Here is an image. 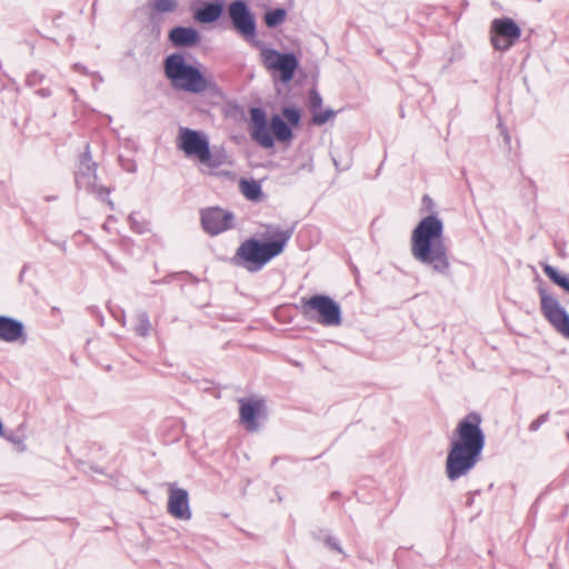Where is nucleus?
Listing matches in <instances>:
<instances>
[{
    "mask_svg": "<svg viewBox=\"0 0 569 569\" xmlns=\"http://www.w3.org/2000/svg\"><path fill=\"white\" fill-rule=\"evenodd\" d=\"M301 168L302 169L308 168V170L311 171L312 170V164L311 163L310 164H303V166H301Z\"/></svg>",
    "mask_w": 569,
    "mask_h": 569,
    "instance_id": "obj_41",
    "label": "nucleus"
},
{
    "mask_svg": "<svg viewBox=\"0 0 569 569\" xmlns=\"http://www.w3.org/2000/svg\"><path fill=\"white\" fill-rule=\"evenodd\" d=\"M286 18H287V10L281 7L270 9V10L266 11V13L263 14L264 24L269 29H276L277 27H279L280 24H282L284 22Z\"/></svg>",
    "mask_w": 569,
    "mask_h": 569,
    "instance_id": "obj_22",
    "label": "nucleus"
},
{
    "mask_svg": "<svg viewBox=\"0 0 569 569\" xmlns=\"http://www.w3.org/2000/svg\"><path fill=\"white\" fill-rule=\"evenodd\" d=\"M163 71L172 88L199 94L204 91L213 96H221V89L217 82L207 78L198 63H189L181 52H173L163 59Z\"/></svg>",
    "mask_w": 569,
    "mask_h": 569,
    "instance_id": "obj_5",
    "label": "nucleus"
},
{
    "mask_svg": "<svg viewBox=\"0 0 569 569\" xmlns=\"http://www.w3.org/2000/svg\"><path fill=\"white\" fill-rule=\"evenodd\" d=\"M140 217L142 218L141 220H137L136 216H126V219L136 233L144 234L150 232V222L144 219V216Z\"/></svg>",
    "mask_w": 569,
    "mask_h": 569,
    "instance_id": "obj_24",
    "label": "nucleus"
},
{
    "mask_svg": "<svg viewBox=\"0 0 569 569\" xmlns=\"http://www.w3.org/2000/svg\"><path fill=\"white\" fill-rule=\"evenodd\" d=\"M335 116L336 111L331 108H327L325 110L320 109L312 113L311 122L316 126H323Z\"/></svg>",
    "mask_w": 569,
    "mask_h": 569,
    "instance_id": "obj_25",
    "label": "nucleus"
},
{
    "mask_svg": "<svg viewBox=\"0 0 569 569\" xmlns=\"http://www.w3.org/2000/svg\"><path fill=\"white\" fill-rule=\"evenodd\" d=\"M227 159L228 154L222 147H209V156L204 159H201V164H204L210 169H218L219 167L227 163Z\"/></svg>",
    "mask_w": 569,
    "mask_h": 569,
    "instance_id": "obj_19",
    "label": "nucleus"
},
{
    "mask_svg": "<svg viewBox=\"0 0 569 569\" xmlns=\"http://www.w3.org/2000/svg\"><path fill=\"white\" fill-rule=\"evenodd\" d=\"M153 8L159 13L173 12L178 8L176 0H154Z\"/></svg>",
    "mask_w": 569,
    "mask_h": 569,
    "instance_id": "obj_26",
    "label": "nucleus"
},
{
    "mask_svg": "<svg viewBox=\"0 0 569 569\" xmlns=\"http://www.w3.org/2000/svg\"><path fill=\"white\" fill-rule=\"evenodd\" d=\"M302 111L291 104L281 109V114L273 113L268 119L267 112L261 107L249 109V133L251 139L264 149L274 147L276 141L290 143L293 138V128L300 126Z\"/></svg>",
    "mask_w": 569,
    "mask_h": 569,
    "instance_id": "obj_3",
    "label": "nucleus"
},
{
    "mask_svg": "<svg viewBox=\"0 0 569 569\" xmlns=\"http://www.w3.org/2000/svg\"><path fill=\"white\" fill-rule=\"evenodd\" d=\"M537 290L541 313L559 333L569 339V313L543 286H539Z\"/></svg>",
    "mask_w": 569,
    "mask_h": 569,
    "instance_id": "obj_12",
    "label": "nucleus"
},
{
    "mask_svg": "<svg viewBox=\"0 0 569 569\" xmlns=\"http://www.w3.org/2000/svg\"><path fill=\"white\" fill-rule=\"evenodd\" d=\"M168 39L174 48H193L201 41V33L191 26H176L170 29Z\"/></svg>",
    "mask_w": 569,
    "mask_h": 569,
    "instance_id": "obj_16",
    "label": "nucleus"
},
{
    "mask_svg": "<svg viewBox=\"0 0 569 569\" xmlns=\"http://www.w3.org/2000/svg\"><path fill=\"white\" fill-rule=\"evenodd\" d=\"M240 189L243 196L251 201H258L262 196L260 182L253 179H241Z\"/></svg>",
    "mask_w": 569,
    "mask_h": 569,
    "instance_id": "obj_21",
    "label": "nucleus"
},
{
    "mask_svg": "<svg viewBox=\"0 0 569 569\" xmlns=\"http://www.w3.org/2000/svg\"><path fill=\"white\" fill-rule=\"evenodd\" d=\"M98 163L93 161L90 143H84V150L79 154L77 170L74 172V180L78 189H83L88 193L96 194L100 200L107 201L109 209L114 210L113 202L108 199L110 189L100 186L97 182Z\"/></svg>",
    "mask_w": 569,
    "mask_h": 569,
    "instance_id": "obj_7",
    "label": "nucleus"
},
{
    "mask_svg": "<svg viewBox=\"0 0 569 569\" xmlns=\"http://www.w3.org/2000/svg\"><path fill=\"white\" fill-rule=\"evenodd\" d=\"M549 419V412H545L542 415H540L536 420H533L529 427H528V430L530 432H536L541 425H543L545 422H547Z\"/></svg>",
    "mask_w": 569,
    "mask_h": 569,
    "instance_id": "obj_32",
    "label": "nucleus"
},
{
    "mask_svg": "<svg viewBox=\"0 0 569 569\" xmlns=\"http://www.w3.org/2000/svg\"><path fill=\"white\" fill-rule=\"evenodd\" d=\"M2 437H4L9 442H11L18 452H23L27 449L24 445V438L22 436L16 435L14 432H4Z\"/></svg>",
    "mask_w": 569,
    "mask_h": 569,
    "instance_id": "obj_27",
    "label": "nucleus"
},
{
    "mask_svg": "<svg viewBox=\"0 0 569 569\" xmlns=\"http://www.w3.org/2000/svg\"><path fill=\"white\" fill-rule=\"evenodd\" d=\"M339 496H340V492H338V491H333V492L331 493V498H332V499H336V498H338Z\"/></svg>",
    "mask_w": 569,
    "mask_h": 569,
    "instance_id": "obj_40",
    "label": "nucleus"
},
{
    "mask_svg": "<svg viewBox=\"0 0 569 569\" xmlns=\"http://www.w3.org/2000/svg\"><path fill=\"white\" fill-rule=\"evenodd\" d=\"M20 339L22 342L27 340L23 322L9 316H0V340L16 342Z\"/></svg>",
    "mask_w": 569,
    "mask_h": 569,
    "instance_id": "obj_17",
    "label": "nucleus"
},
{
    "mask_svg": "<svg viewBox=\"0 0 569 569\" xmlns=\"http://www.w3.org/2000/svg\"><path fill=\"white\" fill-rule=\"evenodd\" d=\"M199 213H206V214H209V213H230L229 211H226L219 207H207V208H201L199 210Z\"/></svg>",
    "mask_w": 569,
    "mask_h": 569,
    "instance_id": "obj_34",
    "label": "nucleus"
},
{
    "mask_svg": "<svg viewBox=\"0 0 569 569\" xmlns=\"http://www.w3.org/2000/svg\"><path fill=\"white\" fill-rule=\"evenodd\" d=\"M240 423L249 432L259 430V419L267 418V408L263 399L241 398L239 399Z\"/></svg>",
    "mask_w": 569,
    "mask_h": 569,
    "instance_id": "obj_13",
    "label": "nucleus"
},
{
    "mask_svg": "<svg viewBox=\"0 0 569 569\" xmlns=\"http://www.w3.org/2000/svg\"><path fill=\"white\" fill-rule=\"evenodd\" d=\"M567 439L569 440V432H567Z\"/></svg>",
    "mask_w": 569,
    "mask_h": 569,
    "instance_id": "obj_44",
    "label": "nucleus"
},
{
    "mask_svg": "<svg viewBox=\"0 0 569 569\" xmlns=\"http://www.w3.org/2000/svg\"><path fill=\"white\" fill-rule=\"evenodd\" d=\"M475 503V493H468V498L466 501V507L470 508Z\"/></svg>",
    "mask_w": 569,
    "mask_h": 569,
    "instance_id": "obj_38",
    "label": "nucleus"
},
{
    "mask_svg": "<svg viewBox=\"0 0 569 569\" xmlns=\"http://www.w3.org/2000/svg\"><path fill=\"white\" fill-rule=\"evenodd\" d=\"M325 543L328 548H330L331 550H335L339 553L342 552V548L339 543V541L335 538V537H331V536H328L325 540Z\"/></svg>",
    "mask_w": 569,
    "mask_h": 569,
    "instance_id": "obj_33",
    "label": "nucleus"
},
{
    "mask_svg": "<svg viewBox=\"0 0 569 569\" xmlns=\"http://www.w3.org/2000/svg\"><path fill=\"white\" fill-rule=\"evenodd\" d=\"M262 62L272 72L279 73V80L288 84L295 78L300 66L298 56L293 51L281 52L272 48H262Z\"/></svg>",
    "mask_w": 569,
    "mask_h": 569,
    "instance_id": "obj_9",
    "label": "nucleus"
},
{
    "mask_svg": "<svg viewBox=\"0 0 569 569\" xmlns=\"http://www.w3.org/2000/svg\"><path fill=\"white\" fill-rule=\"evenodd\" d=\"M302 316L323 327H338L342 323L340 305L330 296L316 293L300 299Z\"/></svg>",
    "mask_w": 569,
    "mask_h": 569,
    "instance_id": "obj_6",
    "label": "nucleus"
},
{
    "mask_svg": "<svg viewBox=\"0 0 569 569\" xmlns=\"http://www.w3.org/2000/svg\"><path fill=\"white\" fill-rule=\"evenodd\" d=\"M482 417L477 411L466 415L452 432L446 459V475L450 481L467 476L481 460L486 435Z\"/></svg>",
    "mask_w": 569,
    "mask_h": 569,
    "instance_id": "obj_2",
    "label": "nucleus"
},
{
    "mask_svg": "<svg viewBox=\"0 0 569 569\" xmlns=\"http://www.w3.org/2000/svg\"><path fill=\"white\" fill-rule=\"evenodd\" d=\"M56 198H57V197H54V196H53V197H47V198H46V200H47V201H50V200H53V199H56Z\"/></svg>",
    "mask_w": 569,
    "mask_h": 569,
    "instance_id": "obj_43",
    "label": "nucleus"
},
{
    "mask_svg": "<svg viewBox=\"0 0 569 569\" xmlns=\"http://www.w3.org/2000/svg\"><path fill=\"white\" fill-rule=\"evenodd\" d=\"M226 9L224 0H194L190 3L193 20L203 26L218 22Z\"/></svg>",
    "mask_w": 569,
    "mask_h": 569,
    "instance_id": "obj_14",
    "label": "nucleus"
},
{
    "mask_svg": "<svg viewBox=\"0 0 569 569\" xmlns=\"http://www.w3.org/2000/svg\"><path fill=\"white\" fill-rule=\"evenodd\" d=\"M541 267L550 281L569 295V274L560 273L557 268L548 263H542Z\"/></svg>",
    "mask_w": 569,
    "mask_h": 569,
    "instance_id": "obj_20",
    "label": "nucleus"
},
{
    "mask_svg": "<svg viewBox=\"0 0 569 569\" xmlns=\"http://www.w3.org/2000/svg\"><path fill=\"white\" fill-rule=\"evenodd\" d=\"M411 252L416 260L435 272L448 274L450 262L445 244L443 223L437 216H426L411 234Z\"/></svg>",
    "mask_w": 569,
    "mask_h": 569,
    "instance_id": "obj_4",
    "label": "nucleus"
},
{
    "mask_svg": "<svg viewBox=\"0 0 569 569\" xmlns=\"http://www.w3.org/2000/svg\"><path fill=\"white\" fill-rule=\"evenodd\" d=\"M210 141L204 131L181 127L177 137V148L189 159L198 160L209 156Z\"/></svg>",
    "mask_w": 569,
    "mask_h": 569,
    "instance_id": "obj_11",
    "label": "nucleus"
},
{
    "mask_svg": "<svg viewBox=\"0 0 569 569\" xmlns=\"http://www.w3.org/2000/svg\"><path fill=\"white\" fill-rule=\"evenodd\" d=\"M73 69L78 72H81L83 74H87L88 73V70L84 66L80 64V63H76L73 64Z\"/></svg>",
    "mask_w": 569,
    "mask_h": 569,
    "instance_id": "obj_37",
    "label": "nucleus"
},
{
    "mask_svg": "<svg viewBox=\"0 0 569 569\" xmlns=\"http://www.w3.org/2000/svg\"><path fill=\"white\" fill-rule=\"evenodd\" d=\"M480 492L481 491L478 489V490H475V491H470L469 493H475V497H476V496L480 495Z\"/></svg>",
    "mask_w": 569,
    "mask_h": 569,
    "instance_id": "obj_42",
    "label": "nucleus"
},
{
    "mask_svg": "<svg viewBox=\"0 0 569 569\" xmlns=\"http://www.w3.org/2000/svg\"><path fill=\"white\" fill-rule=\"evenodd\" d=\"M120 162L122 168L129 172H133L137 169L136 163L129 159H120Z\"/></svg>",
    "mask_w": 569,
    "mask_h": 569,
    "instance_id": "obj_35",
    "label": "nucleus"
},
{
    "mask_svg": "<svg viewBox=\"0 0 569 569\" xmlns=\"http://www.w3.org/2000/svg\"><path fill=\"white\" fill-rule=\"evenodd\" d=\"M436 204L429 194H425L421 201L420 213H437Z\"/></svg>",
    "mask_w": 569,
    "mask_h": 569,
    "instance_id": "obj_30",
    "label": "nucleus"
},
{
    "mask_svg": "<svg viewBox=\"0 0 569 569\" xmlns=\"http://www.w3.org/2000/svg\"><path fill=\"white\" fill-rule=\"evenodd\" d=\"M134 320V332L140 337L149 336L151 330V322L148 312L146 310L138 311Z\"/></svg>",
    "mask_w": 569,
    "mask_h": 569,
    "instance_id": "obj_23",
    "label": "nucleus"
},
{
    "mask_svg": "<svg viewBox=\"0 0 569 569\" xmlns=\"http://www.w3.org/2000/svg\"><path fill=\"white\" fill-rule=\"evenodd\" d=\"M502 134L505 137V141L506 142H509L510 141V136L509 133L507 132V129L506 128H502Z\"/></svg>",
    "mask_w": 569,
    "mask_h": 569,
    "instance_id": "obj_39",
    "label": "nucleus"
},
{
    "mask_svg": "<svg viewBox=\"0 0 569 569\" xmlns=\"http://www.w3.org/2000/svg\"><path fill=\"white\" fill-rule=\"evenodd\" d=\"M44 79V74L39 72L38 70H33L29 72L26 77V84L28 87H36L40 84Z\"/></svg>",
    "mask_w": 569,
    "mask_h": 569,
    "instance_id": "obj_29",
    "label": "nucleus"
},
{
    "mask_svg": "<svg viewBox=\"0 0 569 569\" xmlns=\"http://www.w3.org/2000/svg\"><path fill=\"white\" fill-rule=\"evenodd\" d=\"M298 221L262 224L263 231L244 239L230 259L232 266L249 273L260 272L274 258L281 256L295 233Z\"/></svg>",
    "mask_w": 569,
    "mask_h": 569,
    "instance_id": "obj_1",
    "label": "nucleus"
},
{
    "mask_svg": "<svg viewBox=\"0 0 569 569\" xmlns=\"http://www.w3.org/2000/svg\"><path fill=\"white\" fill-rule=\"evenodd\" d=\"M201 227L211 237L218 236L234 227V216H200Z\"/></svg>",
    "mask_w": 569,
    "mask_h": 569,
    "instance_id": "obj_18",
    "label": "nucleus"
},
{
    "mask_svg": "<svg viewBox=\"0 0 569 569\" xmlns=\"http://www.w3.org/2000/svg\"><path fill=\"white\" fill-rule=\"evenodd\" d=\"M489 32L491 46L500 52L510 50L522 34L520 26L510 17L493 19Z\"/></svg>",
    "mask_w": 569,
    "mask_h": 569,
    "instance_id": "obj_10",
    "label": "nucleus"
},
{
    "mask_svg": "<svg viewBox=\"0 0 569 569\" xmlns=\"http://www.w3.org/2000/svg\"><path fill=\"white\" fill-rule=\"evenodd\" d=\"M322 107V97L318 92L317 89L312 88L309 91V109L311 112H316L317 110H320Z\"/></svg>",
    "mask_w": 569,
    "mask_h": 569,
    "instance_id": "obj_28",
    "label": "nucleus"
},
{
    "mask_svg": "<svg viewBox=\"0 0 569 569\" xmlns=\"http://www.w3.org/2000/svg\"><path fill=\"white\" fill-rule=\"evenodd\" d=\"M169 278H179V279L188 278L192 283L199 282V279L188 271L171 273V274L167 276L166 278H163L162 282H164V283L169 282Z\"/></svg>",
    "mask_w": 569,
    "mask_h": 569,
    "instance_id": "obj_31",
    "label": "nucleus"
},
{
    "mask_svg": "<svg viewBox=\"0 0 569 569\" xmlns=\"http://www.w3.org/2000/svg\"><path fill=\"white\" fill-rule=\"evenodd\" d=\"M167 511L176 519L189 520L191 518L189 493L186 489L178 488L174 485L170 486Z\"/></svg>",
    "mask_w": 569,
    "mask_h": 569,
    "instance_id": "obj_15",
    "label": "nucleus"
},
{
    "mask_svg": "<svg viewBox=\"0 0 569 569\" xmlns=\"http://www.w3.org/2000/svg\"><path fill=\"white\" fill-rule=\"evenodd\" d=\"M226 10L232 30L250 46L261 48L262 42L258 40L256 14L249 2L247 0H232L228 3Z\"/></svg>",
    "mask_w": 569,
    "mask_h": 569,
    "instance_id": "obj_8",
    "label": "nucleus"
},
{
    "mask_svg": "<svg viewBox=\"0 0 569 569\" xmlns=\"http://www.w3.org/2000/svg\"><path fill=\"white\" fill-rule=\"evenodd\" d=\"M37 94H39L42 98H48L51 96V90L49 88H41L36 91Z\"/></svg>",
    "mask_w": 569,
    "mask_h": 569,
    "instance_id": "obj_36",
    "label": "nucleus"
}]
</instances>
